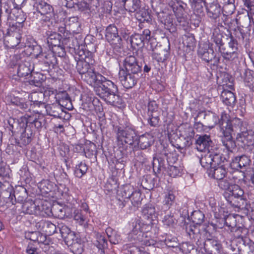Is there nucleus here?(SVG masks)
I'll return each mask as SVG.
<instances>
[{
    "label": "nucleus",
    "mask_w": 254,
    "mask_h": 254,
    "mask_svg": "<svg viewBox=\"0 0 254 254\" xmlns=\"http://www.w3.org/2000/svg\"><path fill=\"white\" fill-rule=\"evenodd\" d=\"M187 233L193 240L203 254H220L222 247L220 242L216 238H206L202 236L199 229L194 226L187 228Z\"/></svg>",
    "instance_id": "obj_1"
},
{
    "label": "nucleus",
    "mask_w": 254,
    "mask_h": 254,
    "mask_svg": "<svg viewBox=\"0 0 254 254\" xmlns=\"http://www.w3.org/2000/svg\"><path fill=\"white\" fill-rule=\"evenodd\" d=\"M96 93L108 104L118 108L123 106V100L119 94L117 86L111 80H108L98 87Z\"/></svg>",
    "instance_id": "obj_2"
},
{
    "label": "nucleus",
    "mask_w": 254,
    "mask_h": 254,
    "mask_svg": "<svg viewBox=\"0 0 254 254\" xmlns=\"http://www.w3.org/2000/svg\"><path fill=\"white\" fill-rule=\"evenodd\" d=\"M151 227L149 225H144L139 220H135L132 223V229L128 235V240L132 243H139L145 246L152 245V239L150 236H148Z\"/></svg>",
    "instance_id": "obj_3"
},
{
    "label": "nucleus",
    "mask_w": 254,
    "mask_h": 254,
    "mask_svg": "<svg viewBox=\"0 0 254 254\" xmlns=\"http://www.w3.org/2000/svg\"><path fill=\"white\" fill-rule=\"evenodd\" d=\"M222 83L223 88L221 94L222 101L227 106L233 107L235 104L236 98L234 94L229 90L234 88L232 78L229 74H224Z\"/></svg>",
    "instance_id": "obj_4"
},
{
    "label": "nucleus",
    "mask_w": 254,
    "mask_h": 254,
    "mask_svg": "<svg viewBox=\"0 0 254 254\" xmlns=\"http://www.w3.org/2000/svg\"><path fill=\"white\" fill-rule=\"evenodd\" d=\"M34 11L33 14L36 15V18L39 20L41 24L44 22L50 21L54 16V9L53 7L46 2L39 0L34 3L33 5Z\"/></svg>",
    "instance_id": "obj_5"
},
{
    "label": "nucleus",
    "mask_w": 254,
    "mask_h": 254,
    "mask_svg": "<svg viewBox=\"0 0 254 254\" xmlns=\"http://www.w3.org/2000/svg\"><path fill=\"white\" fill-rule=\"evenodd\" d=\"M117 139L119 142L122 145L124 143L132 145L136 142L138 136L135 130L131 127H117Z\"/></svg>",
    "instance_id": "obj_6"
},
{
    "label": "nucleus",
    "mask_w": 254,
    "mask_h": 254,
    "mask_svg": "<svg viewBox=\"0 0 254 254\" xmlns=\"http://www.w3.org/2000/svg\"><path fill=\"white\" fill-rule=\"evenodd\" d=\"M230 248L233 254H254V243L248 239L231 241Z\"/></svg>",
    "instance_id": "obj_7"
},
{
    "label": "nucleus",
    "mask_w": 254,
    "mask_h": 254,
    "mask_svg": "<svg viewBox=\"0 0 254 254\" xmlns=\"http://www.w3.org/2000/svg\"><path fill=\"white\" fill-rule=\"evenodd\" d=\"M220 127L224 136L222 140L223 145L228 151L231 150L236 146L235 143L232 140V133L234 130L233 127L236 128L237 127L233 126L231 122L226 119L225 121L223 120L222 123L220 122Z\"/></svg>",
    "instance_id": "obj_8"
},
{
    "label": "nucleus",
    "mask_w": 254,
    "mask_h": 254,
    "mask_svg": "<svg viewBox=\"0 0 254 254\" xmlns=\"http://www.w3.org/2000/svg\"><path fill=\"white\" fill-rule=\"evenodd\" d=\"M225 224L229 228V230L232 233V235L234 237V239L231 241H236L238 240H245L247 239L246 236L248 234V230L244 227H237L234 217H228L225 220Z\"/></svg>",
    "instance_id": "obj_9"
},
{
    "label": "nucleus",
    "mask_w": 254,
    "mask_h": 254,
    "mask_svg": "<svg viewBox=\"0 0 254 254\" xmlns=\"http://www.w3.org/2000/svg\"><path fill=\"white\" fill-rule=\"evenodd\" d=\"M81 78L88 84L94 86L95 92L98 87H101L108 80L101 74L96 73L92 67L81 75Z\"/></svg>",
    "instance_id": "obj_10"
},
{
    "label": "nucleus",
    "mask_w": 254,
    "mask_h": 254,
    "mask_svg": "<svg viewBox=\"0 0 254 254\" xmlns=\"http://www.w3.org/2000/svg\"><path fill=\"white\" fill-rule=\"evenodd\" d=\"M228 45L221 48V55L226 60L231 61L238 57V43L237 40L231 34L227 38Z\"/></svg>",
    "instance_id": "obj_11"
},
{
    "label": "nucleus",
    "mask_w": 254,
    "mask_h": 254,
    "mask_svg": "<svg viewBox=\"0 0 254 254\" xmlns=\"http://www.w3.org/2000/svg\"><path fill=\"white\" fill-rule=\"evenodd\" d=\"M142 66V64L139 63L134 56H129L125 58L124 61L123 67L120 69H123L127 72L140 76Z\"/></svg>",
    "instance_id": "obj_12"
},
{
    "label": "nucleus",
    "mask_w": 254,
    "mask_h": 254,
    "mask_svg": "<svg viewBox=\"0 0 254 254\" xmlns=\"http://www.w3.org/2000/svg\"><path fill=\"white\" fill-rule=\"evenodd\" d=\"M198 55L201 59L207 62H211L213 66H217L220 62L219 57H217L215 55L213 49L209 45L206 44L202 47H200Z\"/></svg>",
    "instance_id": "obj_13"
},
{
    "label": "nucleus",
    "mask_w": 254,
    "mask_h": 254,
    "mask_svg": "<svg viewBox=\"0 0 254 254\" xmlns=\"http://www.w3.org/2000/svg\"><path fill=\"white\" fill-rule=\"evenodd\" d=\"M151 32L149 29H144L142 34H135L130 37L129 42L131 47L141 48L144 46V43L152 41V37L150 36Z\"/></svg>",
    "instance_id": "obj_14"
},
{
    "label": "nucleus",
    "mask_w": 254,
    "mask_h": 254,
    "mask_svg": "<svg viewBox=\"0 0 254 254\" xmlns=\"http://www.w3.org/2000/svg\"><path fill=\"white\" fill-rule=\"evenodd\" d=\"M105 37L108 42L115 48H121L122 46V39L115 25L111 24L107 27Z\"/></svg>",
    "instance_id": "obj_15"
},
{
    "label": "nucleus",
    "mask_w": 254,
    "mask_h": 254,
    "mask_svg": "<svg viewBox=\"0 0 254 254\" xmlns=\"http://www.w3.org/2000/svg\"><path fill=\"white\" fill-rule=\"evenodd\" d=\"M119 78L121 83L125 88L130 89L136 84L140 76L127 72L123 69H120Z\"/></svg>",
    "instance_id": "obj_16"
},
{
    "label": "nucleus",
    "mask_w": 254,
    "mask_h": 254,
    "mask_svg": "<svg viewBox=\"0 0 254 254\" xmlns=\"http://www.w3.org/2000/svg\"><path fill=\"white\" fill-rule=\"evenodd\" d=\"M197 117L203 118L204 119L203 123L209 128H213L217 124L220 126V122H221V123H222L223 120H225L223 116L220 120L216 114L210 111L199 112L197 114Z\"/></svg>",
    "instance_id": "obj_17"
},
{
    "label": "nucleus",
    "mask_w": 254,
    "mask_h": 254,
    "mask_svg": "<svg viewBox=\"0 0 254 254\" xmlns=\"http://www.w3.org/2000/svg\"><path fill=\"white\" fill-rule=\"evenodd\" d=\"M16 28L12 27L7 29L5 34V41L11 48L16 47L20 42L21 36Z\"/></svg>",
    "instance_id": "obj_18"
},
{
    "label": "nucleus",
    "mask_w": 254,
    "mask_h": 254,
    "mask_svg": "<svg viewBox=\"0 0 254 254\" xmlns=\"http://www.w3.org/2000/svg\"><path fill=\"white\" fill-rule=\"evenodd\" d=\"M132 190L133 188L131 187L128 188L127 187L125 188L124 192L125 194H123V196H124L125 198H128L132 203H133L134 206L138 208L141 204V202L142 199L141 198V194L138 190L132 191Z\"/></svg>",
    "instance_id": "obj_19"
},
{
    "label": "nucleus",
    "mask_w": 254,
    "mask_h": 254,
    "mask_svg": "<svg viewBox=\"0 0 254 254\" xmlns=\"http://www.w3.org/2000/svg\"><path fill=\"white\" fill-rule=\"evenodd\" d=\"M143 218L146 220V224L144 225H149L151 226L154 223V221L156 220L157 214L154 206L151 204H148L143 208L142 210Z\"/></svg>",
    "instance_id": "obj_20"
},
{
    "label": "nucleus",
    "mask_w": 254,
    "mask_h": 254,
    "mask_svg": "<svg viewBox=\"0 0 254 254\" xmlns=\"http://www.w3.org/2000/svg\"><path fill=\"white\" fill-rule=\"evenodd\" d=\"M206 13L208 17L212 19L217 20L219 18L222 13L220 4L216 2H213L206 6Z\"/></svg>",
    "instance_id": "obj_21"
},
{
    "label": "nucleus",
    "mask_w": 254,
    "mask_h": 254,
    "mask_svg": "<svg viewBox=\"0 0 254 254\" xmlns=\"http://www.w3.org/2000/svg\"><path fill=\"white\" fill-rule=\"evenodd\" d=\"M22 131L20 139L17 141L15 140V143L22 147L28 145L32 141L33 137V132L30 127H27Z\"/></svg>",
    "instance_id": "obj_22"
},
{
    "label": "nucleus",
    "mask_w": 254,
    "mask_h": 254,
    "mask_svg": "<svg viewBox=\"0 0 254 254\" xmlns=\"http://www.w3.org/2000/svg\"><path fill=\"white\" fill-rule=\"evenodd\" d=\"M35 68L34 64L30 60L20 63L18 65L17 74L19 77H24L31 74Z\"/></svg>",
    "instance_id": "obj_23"
},
{
    "label": "nucleus",
    "mask_w": 254,
    "mask_h": 254,
    "mask_svg": "<svg viewBox=\"0 0 254 254\" xmlns=\"http://www.w3.org/2000/svg\"><path fill=\"white\" fill-rule=\"evenodd\" d=\"M212 141L209 135L204 134L199 135L195 140V146L196 149L200 152L208 149L211 145Z\"/></svg>",
    "instance_id": "obj_24"
},
{
    "label": "nucleus",
    "mask_w": 254,
    "mask_h": 254,
    "mask_svg": "<svg viewBox=\"0 0 254 254\" xmlns=\"http://www.w3.org/2000/svg\"><path fill=\"white\" fill-rule=\"evenodd\" d=\"M28 101L31 102L30 107L32 106L36 107H40L45 106V101L43 95V92H33L31 93L28 96Z\"/></svg>",
    "instance_id": "obj_25"
},
{
    "label": "nucleus",
    "mask_w": 254,
    "mask_h": 254,
    "mask_svg": "<svg viewBox=\"0 0 254 254\" xmlns=\"http://www.w3.org/2000/svg\"><path fill=\"white\" fill-rule=\"evenodd\" d=\"M251 162L250 157L244 155L235 157L233 160L232 165L234 167L246 170L250 166Z\"/></svg>",
    "instance_id": "obj_26"
},
{
    "label": "nucleus",
    "mask_w": 254,
    "mask_h": 254,
    "mask_svg": "<svg viewBox=\"0 0 254 254\" xmlns=\"http://www.w3.org/2000/svg\"><path fill=\"white\" fill-rule=\"evenodd\" d=\"M11 104L16 106L20 109L24 111H30L31 107L29 102L25 98L20 97H13L11 99Z\"/></svg>",
    "instance_id": "obj_27"
},
{
    "label": "nucleus",
    "mask_w": 254,
    "mask_h": 254,
    "mask_svg": "<svg viewBox=\"0 0 254 254\" xmlns=\"http://www.w3.org/2000/svg\"><path fill=\"white\" fill-rule=\"evenodd\" d=\"M137 144L141 149H145L153 143V137L149 133L143 134L138 137Z\"/></svg>",
    "instance_id": "obj_28"
},
{
    "label": "nucleus",
    "mask_w": 254,
    "mask_h": 254,
    "mask_svg": "<svg viewBox=\"0 0 254 254\" xmlns=\"http://www.w3.org/2000/svg\"><path fill=\"white\" fill-rule=\"evenodd\" d=\"M125 9L130 12H134L140 7V0H120Z\"/></svg>",
    "instance_id": "obj_29"
},
{
    "label": "nucleus",
    "mask_w": 254,
    "mask_h": 254,
    "mask_svg": "<svg viewBox=\"0 0 254 254\" xmlns=\"http://www.w3.org/2000/svg\"><path fill=\"white\" fill-rule=\"evenodd\" d=\"M204 217V214L199 210L193 212L191 215L192 224L186 226V231H187V228L190 226L196 227L200 231V229L199 227L201 224L203 222Z\"/></svg>",
    "instance_id": "obj_30"
},
{
    "label": "nucleus",
    "mask_w": 254,
    "mask_h": 254,
    "mask_svg": "<svg viewBox=\"0 0 254 254\" xmlns=\"http://www.w3.org/2000/svg\"><path fill=\"white\" fill-rule=\"evenodd\" d=\"M209 175L217 180H221L222 178L227 176V171L224 165L212 168L210 169Z\"/></svg>",
    "instance_id": "obj_31"
},
{
    "label": "nucleus",
    "mask_w": 254,
    "mask_h": 254,
    "mask_svg": "<svg viewBox=\"0 0 254 254\" xmlns=\"http://www.w3.org/2000/svg\"><path fill=\"white\" fill-rule=\"evenodd\" d=\"M57 91L53 88L47 87L43 93L45 103L49 102L51 104L55 103L57 101Z\"/></svg>",
    "instance_id": "obj_32"
},
{
    "label": "nucleus",
    "mask_w": 254,
    "mask_h": 254,
    "mask_svg": "<svg viewBox=\"0 0 254 254\" xmlns=\"http://www.w3.org/2000/svg\"><path fill=\"white\" fill-rule=\"evenodd\" d=\"M37 118V115H25L24 116L21 117L18 121L19 126L22 128L29 127L31 129V127L33 126Z\"/></svg>",
    "instance_id": "obj_33"
},
{
    "label": "nucleus",
    "mask_w": 254,
    "mask_h": 254,
    "mask_svg": "<svg viewBox=\"0 0 254 254\" xmlns=\"http://www.w3.org/2000/svg\"><path fill=\"white\" fill-rule=\"evenodd\" d=\"M79 55L81 59L77 61L76 68L78 72L81 76L84 75L92 67L89 62L83 60L84 58L82 57V54H79Z\"/></svg>",
    "instance_id": "obj_34"
},
{
    "label": "nucleus",
    "mask_w": 254,
    "mask_h": 254,
    "mask_svg": "<svg viewBox=\"0 0 254 254\" xmlns=\"http://www.w3.org/2000/svg\"><path fill=\"white\" fill-rule=\"evenodd\" d=\"M65 26L68 27L70 32L78 33L80 31V23L78 21L77 17H70L66 20Z\"/></svg>",
    "instance_id": "obj_35"
},
{
    "label": "nucleus",
    "mask_w": 254,
    "mask_h": 254,
    "mask_svg": "<svg viewBox=\"0 0 254 254\" xmlns=\"http://www.w3.org/2000/svg\"><path fill=\"white\" fill-rule=\"evenodd\" d=\"M240 137L243 139L242 141L245 143L248 144L247 146H245V150L247 152H250L251 154H253V157L254 159V145L253 137L252 135H249L247 133H243L240 136Z\"/></svg>",
    "instance_id": "obj_36"
},
{
    "label": "nucleus",
    "mask_w": 254,
    "mask_h": 254,
    "mask_svg": "<svg viewBox=\"0 0 254 254\" xmlns=\"http://www.w3.org/2000/svg\"><path fill=\"white\" fill-rule=\"evenodd\" d=\"M225 195L228 202L232 206L237 207L240 209L245 208L247 205L246 200L244 199H239L234 196Z\"/></svg>",
    "instance_id": "obj_37"
},
{
    "label": "nucleus",
    "mask_w": 254,
    "mask_h": 254,
    "mask_svg": "<svg viewBox=\"0 0 254 254\" xmlns=\"http://www.w3.org/2000/svg\"><path fill=\"white\" fill-rule=\"evenodd\" d=\"M152 164L153 171L155 174H159L161 171L166 169L165 160L161 157L154 156Z\"/></svg>",
    "instance_id": "obj_38"
},
{
    "label": "nucleus",
    "mask_w": 254,
    "mask_h": 254,
    "mask_svg": "<svg viewBox=\"0 0 254 254\" xmlns=\"http://www.w3.org/2000/svg\"><path fill=\"white\" fill-rule=\"evenodd\" d=\"M47 35V42L50 49L53 46L60 45L61 43L62 36L60 34L56 32H50Z\"/></svg>",
    "instance_id": "obj_39"
},
{
    "label": "nucleus",
    "mask_w": 254,
    "mask_h": 254,
    "mask_svg": "<svg viewBox=\"0 0 254 254\" xmlns=\"http://www.w3.org/2000/svg\"><path fill=\"white\" fill-rule=\"evenodd\" d=\"M39 226H42V230L47 235H52L57 231L56 225L49 221H42L39 222Z\"/></svg>",
    "instance_id": "obj_40"
},
{
    "label": "nucleus",
    "mask_w": 254,
    "mask_h": 254,
    "mask_svg": "<svg viewBox=\"0 0 254 254\" xmlns=\"http://www.w3.org/2000/svg\"><path fill=\"white\" fill-rule=\"evenodd\" d=\"M224 38V36L219 29L214 30L213 33L212 39L213 41L218 47V51L220 53H221V48H223L224 46V43L223 41V39Z\"/></svg>",
    "instance_id": "obj_41"
},
{
    "label": "nucleus",
    "mask_w": 254,
    "mask_h": 254,
    "mask_svg": "<svg viewBox=\"0 0 254 254\" xmlns=\"http://www.w3.org/2000/svg\"><path fill=\"white\" fill-rule=\"evenodd\" d=\"M234 181L231 176L227 175L221 180H218V184L219 188L223 190H229L231 189L232 185L234 184Z\"/></svg>",
    "instance_id": "obj_42"
},
{
    "label": "nucleus",
    "mask_w": 254,
    "mask_h": 254,
    "mask_svg": "<svg viewBox=\"0 0 254 254\" xmlns=\"http://www.w3.org/2000/svg\"><path fill=\"white\" fill-rule=\"evenodd\" d=\"M212 154V167L215 168L216 166H220L222 163L227 161L226 158L224 155L216 151H211Z\"/></svg>",
    "instance_id": "obj_43"
},
{
    "label": "nucleus",
    "mask_w": 254,
    "mask_h": 254,
    "mask_svg": "<svg viewBox=\"0 0 254 254\" xmlns=\"http://www.w3.org/2000/svg\"><path fill=\"white\" fill-rule=\"evenodd\" d=\"M44 107L46 108L47 114L54 117H59L62 111L61 107L59 104L55 103L51 104L50 105H45Z\"/></svg>",
    "instance_id": "obj_44"
},
{
    "label": "nucleus",
    "mask_w": 254,
    "mask_h": 254,
    "mask_svg": "<svg viewBox=\"0 0 254 254\" xmlns=\"http://www.w3.org/2000/svg\"><path fill=\"white\" fill-rule=\"evenodd\" d=\"M191 8L197 14H200L204 12V6L205 5L203 0H189Z\"/></svg>",
    "instance_id": "obj_45"
},
{
    "label": "nucleus",
    "mask_w": 254,
    "mask_h": 254,
    "mask_svg": "<svg viewBox=\"0 0 254 254\" xmlns=\"http://www.w3.org/2000/svg\"><path fill=\"white\" fill-rule=\"evenodd\" d=\"M125 199L124 201L119 200L118 204L120 208H125V210L127 213H130L137 208L134 206L133 203L128 198H125Z\"/></svg>",
    "instance_id": "obj_46"
},
{
    "label": "nucleus",
    "mask_w": 254,
    "mask_h": 254,
    "mask_svg": "<svg viewBox=\"0 0 254 254\" xmlns=\"http://www.w3.org/2000/svg\"><path fill=\"white\" fill-rule=\"evenodd\" d=\"M175 195L172 190H169L165 195L163 205L166 209H169L175 202Z\"/></svg>",
    "instance_id": "obj_47"
},
{
    "label": "nucleus",
    "mask_w": 254,
    "mask_h": 254,
    "mask_svg": "<svg viewBox=\"0 0 254 254\" xmlns=\"http://www.w3.org/2000/svg\"><path fill=\"white\" fill-rule=\"evenodd\" d=\"M13 195L15 199L17 200L18 202H22L27 197L26 190L23 187H20L14 191Z\"/></svg>",
    "instance_id": "obj_48"
},
{
    "label": "nucleus",
    "mask_w": 254,
    "mask_h": 254,
    "mask_svg": "<svg viewBox=\"0 0 254 254\" xmlns=\"http://www.w3.org/2000/svg\"><path fill=\"white\" fill-rule=\"evenodd\" d=\"M228 195L229 196H234L239 199H244L243 196L244 191L237 185L234 184L229 190Z\"/></svg>",
    "instance_id": "obj_49"
},
{
    "label": "nucleus",
    "mask_w": 254,
    "mask_h": 254,
    "mask_svg": "<svg viewBox=\"0 0 254 254\" xmlns=\"http://www.w3.org/2000/svg\"><path fill=\"white\" fill-rule=\"evenodd\" d=\"M61 43V45L64 48L66 47L70 49H74L75 50L76 47H78L77 40L72 36L64 38Z\"/></svg>",
    "instance_id": "obj_50"
},
{
    "label": "nucleus",
    "mask_w": 254,
    "mask_h": 254,
    "mask_svg": "<svg viewBox=\"0 0 254 254\" xmlns=\"http://www.w3.org/2000/svg\"><path fill=\"white\" fill-rule=\"evenodd\" d=\"M200 162L203 167L207 169L209 168H210V169H211L212 168L211 151H209L202 157L200 160Z\"/></svg>",
    "instance_id": "obj_51"
},
{
    "label": "nucleus",
    "mask_w": 254,
    "mask_h": 254,
    "mask_svg": "<svg viewBox=\"0 0 254 254\" xmlns=\"http://www.w3.org/2000/svg\"><path fill=\"white\" fill-rule=\"evenodd\" d=\"M158 18L160 21L165 25L169 26L172 25L173 18V16L166 12H162L158 14Z\"/></svg>",
    "instance_id": "obj_52"
},
{
    "label": "nucleus",
    "mask_w": 254,
    "mask_h": 254,
    "mask_svg": "<svg viewBox=\"0 0 254 254\" xmlns=\"http://www.w3.org/2000/svg\"><path fill=\"white\" fill-rule=\"evenodd\" d=\"M74 219L80 225L85 226L87 224V217L81 210H76L74 212Z\"/></svg>",
    "instance_id": "obj_53"
},
{
    "label": "nucleus",
    "mask_w": 254,
    "mask_h": 254,
    "mask_svg": "<svg viewBox=\"0 0 254 254\" xmlns=\"http://www.w3.org/2000/svg\"><path fill=\"white\" fill-rule=\"evenodd\" d=\"M22 211L24 213L29 214H32L36 213V205L32 201L30 202H26L22 205Z\"/></svg>",
    "instance_id": "obj_54"
},
{
    "label": "nucleus",
    "mask_w": 254,
    "mask_h": 254,
    "mask_svg": "<svg viewBox=\"0 0 254 254\" xmlns=\"http://www.w3.org/2000/svg\"><path fill=\"white\" fill-rule=\"evenodd\" d=\"M87 169L88 167L86 164L85 163L80 162L78 165H76L74 170V174L76 177L80 178L86 174Z\"/></svg>",
    "instance_id": "obj_55"
},
{
    "label": "nucleus",
    "mask_w": 254,
    "mask_h": 254,
    "mask_svg": "<svg viewBox=\"0 0 254 254\" xmlns=\"http://www.w3.org/2000/svg\"><path fill=\"white\" fill-rule=\"evenodd\" d=\"M69 247H71V251L74 254H81L83 252V244L81 243V239L76 241Z\"/></svg>",
    "instance_id": "obj_56"
},
{
    "label": "nucleus",
    "mask_w": 254,
    "mask_h": 254,
    "mask_svg": "<svg viewBox=\"0 0 254 254\" xmlns=\"http://www.w3.org/2000/svg\"><path fill=\"white\" fill-rule=\"evenodd\" d=\"M106 233L108 236L110 242L114 244H117L121 241L120 236L116 232H112L111 228L107 230Z\"/></svg>",
    "instance_id": "obj_57"
},
{
    "label": "nucleus",
    "mask_w": 254,
    "mask_h": 254,
    "mask_svg": "<svg viewBox=\"0 0 254 254\" xmlns=\"http://www.w3.org/2000/svg\"><path fill=\"white\" fill-rule=\"evenodd\" d=\"M63 239H64L66 245L69 247L76 241H79L80 238H78V235L76 234L74 232L72 231L67 235L64 236V238Z\"/></svg>",
    "instance_id": "obj_58"
},
{
    "label": "nucleus",
    "mask_w": 254,
    "mask_h": 254,
    "mask_svg": "<svg viewBox=\"0 0 254 254\" xmlns=\"http://www.w3.org/2000/svg\"><path fill=\"white\" fill-rule=\"evenodd\" d=\"M75 9H77L78 10L82 12H86L90 10V6L89 3L84 0H81L75 3L73 5Z\"/></svg>",
    "instance_id": "obj_59"
},
{
    "label": "nucleus",
    "mask_w": 254,
    "mask_h": 254,
    "mask_svg": "<svg viewBox=\"0 0 254 254\" xmlns=\"http://www.w3.org/2000/svg\"><path fill=\"white\" fill-rule=\"evenodd\" d=\"M148 124L152 127H157L159 123V113L155 112L154 114H148Z\"/></svg>",
    "instance_id": "obj_60"
},
{
    "label": "nucleus",
    "mask_w": 254,
    "mask_h": 254,
    "mask_svg": "<svg viewBox=\"0 0 254 254\" xmlns=\"http://www.w3.org/2000/svg\"><path fill=\"white\" fill-rule=\"evenodd\" d=\"M51 52L56 56L60 57H63L65 55L64 47L60 44V45H56L51 48Z\"/></svg>",
    "instance_id": "obj_61"
},
{
    "label": "nucleus",
    "mask_w": 254,
    "mask_h": 254,
    "mask_svg": "<svg viewBox=\"0 0 254 254\" xmlns=\"http://www.w3.org/2000/svg\"><path fill=\"white\" fill-rule=\"evenodd\" d=\"M167 51H163L160 53L153 52L152 55V58L158 62H164L167 58Z\"/></svg>",
    "instance_id": "obj_62"
},
{
    "label": "nucleus",
    "mask_w": 254,
    "mask_h": 254,
    "mask_svg": "<svg viewBox=\"0 0 254 254\" xmlns=\"http://www.w3.org/2000/svg\"><path fill=\"white\" fill-rule=\"evenodd\" d=\"M25 53L24 51L20 54H15L13 57V61L15 62L16 65H19L20 63L25 62V61H29V58L27 57H25Z\"/></svg>",
    "instance_id": "obj_63"
},
{
    "label": "nucleus",
    "mask_w": 254,
    "mask_h": 254,
    "mask_svg": "<svg viewBox=\"0 0 254 254\" xmlns=\"http://www.w3.org/2000/svg\"><path fill=\"white\" fill-rule=\"evenodd\" d=\"M180 131L181 132V136L184 138L189 136L194 137V132L193 128L190 126L184 127L183 130H182V128H181V130H180Z\"/></svg>",
    "instance_id": "obj_64"
}]
</instances>
